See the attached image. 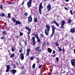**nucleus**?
<instances>
[{"label":"nucleus","mask_w":75,"mask_h":75,"mask_svg":"<svg viewBox=\"0 0 75 75\" xmlns=\"http://www.w3.org/2000/svg\"><path fill=\"white\" fill-rule=\"evenodd\" d=\"M46 28L47 29H45V33L46 35H48V34H49V32H50V25H48L47 24L46 25Z\"/></svg>","instance_id":"obj_1"},{"label":"nucleus","mask_w":75,"mask_h":75,"mask_svg":"<svg viewBox=\"0 0 75 75\" xmlns=\"http://www.w3.org/2000/svg\"><path fill=\"white\" fill-rule=\"evenodd\" d=\"M12 21L14 22V23H16L15 25H17L18 24H19V25H20V24H21V22L18 21H16L14 18H13V19H11Z\"/></svg>","instance_id":"obj_2"},{"label":"nucleus","mask_w":75,"mask_h":75,"mask_svg":"<svg viewBox=\"0 0 75 75\" xmlns=\"http://www.w3.org/2000/svg\"><path fill=\"white\" fill-rule=\"evenodd\" d=\"M42 3H40L39 5V12L40 14H42V13L41 12V10L43 9L44 7L42 5Z\"/></svg>","instance_id":"obj_3"},{"label":"nucleus","mask_w":75,"mask_h":75,"mask_svg":"<svg viewBox=\"0 0 75 75\" xmlns=\"http://www.w3.org/2000/svg\"><path fill=\"white\" fill-rule=\"evenodd\" d=\"M52 33L50 36V37H52L54 35V33H55V29H57V28H56L55 26L53 25H52Z\"/></svg>","instance_id":"obj_4"},{"label":"nucleus","mask_w":75,"mask_h":75,"mask_svg":"<svg viewBox=\"0 0 75 75\" xmlns=\"http://www.w3.org/2000/svg\"><path fill=\"white\" fill-rule=\"evenodd\" d=\"M28 0H27L28 1ZM32 3V0H29L28 2H27V5L28 8H30L31 7V4Z\"/></svg>","instance_id":"obj_5"},{"label":"nucleus","mask_w":75,"mask_h":75,"mask_svg":"<svg viewBox=\"0 0 75 75\" xmlns=\"http://www.w3.org/2000/svg\"><path fill=\"white\" fill-rule=\"evenodd\" d=\"M71 63L73 67L75 66V59H72L71 61Z\"/></svg>","instance_id":"obj_6"},{"label":"nucleus","mask_w":75,"mask_h":75,"mask_svg":"<svg viewBox=\"0 0 75 75\" xmlns=\"http://www.w3.org/2000/svg\"><path fill=\"white\" fill-rule=\"evenodd\" d=\"M32 21V17L30 15L29 17H28V23H31Z\"/></svg>","instance_id":"obj_7"},{"label":"nucleus","mask_w":75,"mask_h":75,"mask_svg":"<svg viewBox=\"0 0 75 75\" xmlns=\"http://www.w3.org/2000/svg\"><path fill=\"white\" fill-rule=\"evenodd\" d=\"M65 20H63L61 24V28L62 29L64 28V25H65Z\"/></svg>","instance_id":"obj_8"},{"label":"nucleus","mask_w":75,"mask_h":75,"mask_svg":"<svg viewBox=\"0 0 75 75\" xmlns=\"http://www.w3.org/2000/svg\"><path fill=\"white\" fill-rule=\"evenodd\" d=\"M47 11H50L51 9V6L50 4H49L47 6Z\"/></svg>","instance_id":"obj_9"},{"label":"nucleus","mask_w":75,"mask_h":75,"mask_svg":"<svg viewBox=\"0 0 75 75\" xmlns=\"http://www.w3.org/2000/svg\"><path fill=\"white\" fill-rule=\"evenodd\" d=\"M40 46H38L36 48H35V51H38V52L39 51V52H41L42 51V50L41 49H40Z\"/></svg>","instance_id":"obj_10"},{"label":"nucleus","mask_w":75,"mask_h":75,"mask_svg":"<svg viewBox=\"0 0 75 75\" xmlns=\"http://www.w3.org/2000/svg\"><path fill=\"white\" fill-rule=\"evenodd\" d=\"M70 33H75V28H71L70 29Z\"/></svg>","instance_id":"obj_11"},{"label":"nucleus","mask_w":75,"mask_h":75,"mask_svg":"<svg viewBox=\"0 0 75 75\" xmlns=\"http://www.w3.org/2000/svg\"><path fill=\"white\" fill-rule=\"evenodd\" d=\"M20 58L21 59V60H23V59H24V54L23 53H21Z\"/></svg>","instance_id":"obj_12"},{"label":"nucleus","mask_w":75,"mask_h":75,"mask_svg":"<svg viewBox=\"0 0 75 75\" xmlns=\"http://www.w3.org/2000/svg\"><path fill=\"white\" fill-rule=\"evenodd\" d=\"M10 71L11 73L12 72L13 74L14 75L16 74V73L17 72V70H16L13 69V70H11Z\"/></svg>","instance_id":"obj_13"},{"label":"nucleus","mask_w":75,"mask_h":75,"mask_svg":"<svg viewBox=\"0 0 75 75\" xmlns=\"http://www.w3.org/2000/svg\"><path fill=\"white\" fill-rule=\"evenodd\" d=\"M30 52V49L29 48L27 49V53L26 54V56H28L29 55V54Z\"/></svg>","instance_id":"obj_14"},{"label":"nucleus","mask_w":75,"mask_h":75,"mask_svg":"<svg viewBox=\"0 0 75 75\" xmlns=\"http://www.w3.org/2000/svg\"><path fill=\"white\" fill-rule=\"evenodd\" d=\"M32 39L33 40V45H34L35 44V37L33 36L32 37Z\"/></svg>","instance_id":"obj_15"},{"label":"nucleus","mask_w":75,"mask_h":75,"mask_svg":"<svg viewBox=\"0 0 75 75\" xmlns=\"http://www.w3.org/2000/svg\"><path fill=\"white\" fill-rule=\"evenodd\" d=\"M48 52L50 54H51V52H52V50L50 48H48V49L47 50Z\"/></svg>","instance_id":"obj_16"},{"label":"nucleus","mask_w":75,"mask_h":75,"mask_svg":"<svg viewBox=\"0 0 75 75\" xmlns=\"http://www.w3.org/2000/svg\"><path fill=\"white\" fill-rule=\"evenodd\" d=\"M37 42H39V43H40V42H41V41L39 37L37 36Z\"/></svg>","instance_id":"obj_17"},{"label":"nucleus","mask_w":75,"mask_h":75,"mask_svg":"<svg viewBox=\"0 0 75 75\" xmlns=\"http://www.w3.org/2000/svg\"><path fill=\"white\" fill-rule=\"evenodd\" d=\"M38 18L37 17L34 18V21L35 23H38V21L37 20Z\"/></svg>","instance_id":"obj_18"},{"label":"nucleus","mask_w":75,"mask_h":75,"mask_svg":"<svg viewBox=\"0 0 75 75\" xmlns=\"http://www.w3.org/2000/svg\"><path fill=\"white\" fill-rule=\"evenodd\" d=\"M15 50H16V49L15 48V47H14L13 46H12L11 51L12 52H14V51Z\"/></svg>","instance_id":"obj_19"},{"label":"nucleus","mask_w":75,"mask_h":75,"mask_svg":"<svg viewBox=\"0 0 75 75\" xmlns=\"http://www.w3.org/2000/svg\"><path fill=\"white\" fill-rule=\"evenodd\" d=\"M71 22H72V19H69L68 20V21L67 22V23L70 24Z\"/></svg>","instance_id":"obj_20"},{"label":"nucleus","mask_w":75,"mask_h":75,"mask_svg":"<svg viewBox=\"0 0 75 75\" xmlns=\"http://www.w3.org/2000/svg\"><path fill=\"white\" fill-rule=\"evenodd\" d=\"M54 23L56 24V25L57 26V27H59V24L57 23V21H55V20H54Z\"/></svg>","instance_id":"obj_21"},{"label":"nucleus","mask_w":75,"mask_h":75,"mask_svg":"<svg viewBox=\"0 0 75 75\" xmlns=\"http://www.w3.org/2000/svg\"><path fill=\"white\" fill-rule=\"evenodd\" d=\"M28 30V34L29 35L30 34L31 31V28H29Z\"/></svg>","instance_id":"obj_22"},{"label":"nucleus","mask_w":75,"mask_h":75,"mask_svg":"<svg viewBox=\"0 0 75 75\" xmlns=\"http://www.w3.org/2000/svg\"><path fill=\"white\" fill-rule=\"evenodd\" d=\"M36 60H37V63L38 64H39V62H40V59H39V58H36Z\"/></svg>","instance_id":"obj_23"},{"label":"nucleus","mask_w":75,"mask_h":75,"mask_svg":"<svg viewBox=\"0 0 75 75\" xmlns=\"http://www.w3.org/2000/svg\"><path fill=\"white\" fill-rule=\"evenodd\" d=\"M24 42L25 43L24 45L25 46H27V40H25V41H24Z\"/></svg>","instance_id":"obj_24"},{"label":"nucleus","mask_w":75,"mask_h":75,"mask_svg":"<svg viewBox=\"0 0 75 75\" xmlns=\"http://www.w3.org/2000/svg\"><path fill=\"white\" fill-rule=\"evenodd\" d=\"M6 69H10V65H6Z\"/></svg>","instance_id":"obj_25"},{"label":"nucleus","mask_w":75,"mask_h":75,"mask_svg":"<svg viewBox=\"0 0 75 75\" xmlns=\"http://www.w3.org/2000/svg\"><path fill=\"white\" fill-rule=\"evenodd\" d=\"M35 63L33 64V65H32V67L33 69H34L35 68Z\"/></svg>","instance_id":"obj_26"},{"label":"nucleus","mask_w":75,"mask_h":75,"mask_svg":"<svg viewBox=\"0 0 75 75\" xmlns=\"http://www.w3.org/2000/svg\"><path fill=\"white\" fill-rule=\"evenodd\" d=\"M23 52V49H22V48L21 47V48L19 50V52L20 53H21Z\"/></svg>","instance_id":"obj_27"},{"label":"nucleus","mask_w":75,"mask_h":75,"mask_svg":"<svg viewBox=\"0 0 75 75\" xmlns=\"http://www.w3.org/2000/svg\"><path fill=\"white\" fill-rule=\"evenodd\" d=\"M24 15L26 17V16H28V13L27 12H25L24 13Z\"/></svg>","instance_id":"obj_28"},{"label":"nucleus","mask_w":75,"mask_h":75,"mask_svg":"<svg viewBox=\"0 0 75 75\" xmlns=\"http://www.w3.org/2000/svg\"><path fill=\"white\" fill-rule=\"evenodd\" d=\"M14 56V53H13L10 56V58H13V57Z\"/></svg>","instance_id":"obj_29"},{"label":"nucleus","mask_w":75,"mask_h":75,"mask_svg":"<svg viewBox=\"0 0 75 75\" xmlns=\"http://www.w3.org/2000/svg\"><path fill=\"white\" fill-rule=\"evenodd\" d=\"M8 18H11V14L10 13L8 14Z\"/></svg>","instance_id":"obj_30"},{"label":"nucleus","mask_w":75,"mask_h":75,"mask_svg":"<svg viewBox=\"0 0 75 75\" xmlns=\"http://www.w3.org/2000/svg\"><path fill=\"white\" fill-rule=\"evenodd\" d=\"M35 57L33 56V57H30V59L31 60H33V59H34L35 58Z\"/></svg>","instance_id":"obj_31"},{"label":"nucleus","mask_w":75,"mask_h":75,"mask_svg":"<svg viewBox=\"0 0 75 75\" xmlns=\"http://www.w3.org/2000/svg\"><path fill=\"white\" fill-rule=\"evenodd\" d=\"M57 48H59V51H60V52H61V51H62V49H61V48L59 47H58Z\"/></svg>","instance_id":"obj_32"},{"label":"nucleus","mask_w":75,"mask_h":75,"mask_svg":"<svg viewBox=\"0 0 75 75\" xmlns=\"http://www.w3.org/2000/svg\"><path fill=\"white\" fill-rule=\"evenodd\" d=\"M45 45V42H44L43 43V44L42 45V47L43 48Z\"/></svg>","instance_id":"obj_33"},{"label":"nucleus","mask_w":75,"mask_h":75,"mask_svg":"<svg viewBox=\"0 0 75 75\" xmlns=\"http://www.w3.org/2000/svg\"><path fill=\"white\" fill-rule=\"evenodd\" d=\"M56 60H57V63H58V61H59V59H58V57H56Z\"/></svg>","instance_id":"obj_34"},{"label":"nucleus","mask_w":75,"mask_h":75,"mask_svg":"<svg viewBox=\"0 0 75 75\" xmlns=\"http://www.w3.org/2000/svg\"><path fill=\"white\" fill-rule=\"evenodd\" d=\"M55 44L56 45L57 47H58V46H59V45H58V42L55 43Z\"/></svg>","instance_id":"obj_35"},{"label":"nucleus","mask_w":75,"mask_h":75,"mask_svg":"<svg viewBox=\"0 0 75 75\" xmlns=\"http://www.w3.org/2000/svg\"><path fill=\"white\" fill-rule=\"evenodd\" d=\"M3 32L4 35H6V31H3Z\"/></svg>","instance_id":"obj_36"},{"label":"nucleus","mask_w":75,"mask_h":75,"mask_svg":"<svg viewBox=\"0 0 75 75\" xmlns=\"http://www.w3.org/2000/svg\"><path fill=\"white\" fill-rule=\"evenodd\" d=\"M70 13L71 14V15H73V13H72V10H70Z\"/></svg>","instance_id":"obj_37"},{"label":"nucleus","mask_w":75,"mask_h":75,"mask_svg":"<svg viewBox=\"0 0 75 75\" xmlns=\"http://www.w3.org/2000/svg\"><path fill=\"white\" fill-rule=\"evenodd\" d=\"M20 35H21V36H22V35H23V33L21 32H20Z\"/></svg>","instance_id":"obj_38"},{"label":"nucleus","mask_w":75,"mask_h":75,"mask_svg":"<svg viewBox=\"0 0 75 75\" xmlns=\"http://www.w3.org/2000/svg\"><path fill=\"white\" fill-rule=\"evenodd\" d=\"M9 70H10V69H6L5 71V72H9Z\"/></svg>","instance_id":"obj_39"},{"label":"nucleus","mask_w":75,"mask_h":75,"mask_svg":"<svg viewBox=\"0 0 75 75\" xmlns=\"http://www.w3.org/2000/svg\"><path fill=\"white\" fill-rule=\"evenodd\" d=\"M1 16V17H4V16H5V15L4 14V13H2Z\"/></svg>","instance_id":"obj_40"},{"label":"nucleus","mask_w":75,"mask_h":75,"mask_svg":"<svg viewBox=\"0 0 75 75\" xmlns=\"http://www.w3.org/2000/svg\"><path fill=\"white\" fill-rule=\"evenodd\" d=\"M25 3V1L24 0H23V2H22V3L21 4L20 6H21V5H22V4H23H23H24Z\"/></svg>","instance_id":"obj_41"},{"label":"nucleus","mask_w":75,"mask_h":75,"mask_svg":"<svg viewBox=\"0 0 75 75\" xmlns=\"http://www.w3.org/2000/svg\"><path fill=\"white\" fill-rule=\"evenodd\" d=\"M0 9H3V5H0Z\"/></svg>","instance_id":"obj_42"},{"label":"nucleus","mask_w":75,"mask_h":75,"mask_svg":"<svg viewBox=\"0 0 75 75\" xmlns=\"http://www.w3.org/2000/svg\"><path fill=\"white\" fill-rule=\"evenodd\" d=\"M25 68H24V67L22 66L21 68V69H22V70H23V69H24Z\"/></svg>","instance_id":"obj_43"},{"label":"nucleus","mask_w":75,"mask_h":75,"mask_svg":"<svg viewBox=\"0 0 75 75\" xmlns=\"http://www.w3.org/2000/svg\"><path fill=\"white\" fill-rule=\"evenodd\" d=\"M1 40H4V36L1 37Z\"/></svg>","instance_id":"obj_44"},{"label":"nucleus","mask_w":75,"mask_h":75,"mask_svg":"<svg viewBox=\"0 0 75 75\" xmlns=\"http://www.w3.org/2000/svg\"><path fill=\"white\" fill-rule=\"evenodd\" d=\"M35 37H36V38H37V37H38V33L35 34Z\"/></svg>","instance_id":"obj_45"},{"label":"nucleus","mask_w":75,"mask_h":75,"mask_svg":"<svg viewBox=\"0 0 75 75\" xmlns=\"http://www.w3.org/2000/svg\"><path fill=\"white\" fill-rule=\"evenodd\" d=\"M15 38H17V39L18 40V35L15 36Z\"/></svg>","instance_id":"obj_46"},{"label":"nucleus","mask_w":75,"mask_h":75,"mask_svg":"<svg viewBox=\"0 0 75 75\" xmlns=\"http://www.w3.org/2000/svg\"><path fill=\"white\" fill-rule=\"evenodd\" d=\"M47 45H49V42H47L46 43Z\"/></svg>","instance_id":"obj_47"},{"label":"nucleus","mask_w":75,"mask_h":75,"mask_svg":"<svg viewBox=\"0 0 75 75\" xmlns=\"http://www.w3.org/2000/svg\"><path fill=\"white\" fill-rule=\"evenodd\" d=\"M42 65H40L39 66V68H41L42 67Z\"/></svg>","instance_id":"obj_48"},{"label":"nucleus","mask_w":75,"mask_h":75,"mask_svg":"<svg viewBox=\"0 0 75 75\" xmlns=\"http://www.w3.org/2000/svg\"><path fill=\"white\" fill-rule=\"evenodd\" d=\"M25 28L27 30H28L29 29V27H26Z\"/></svg>","instance_id":"obj_49"},{"label":"nucleus","mask_w":75,"mask_h":75,"mask_svg":"<svg viewBox=\"0 0 75 75\" xmlns=\"http://www.w3.org/2000/svg\"><path fill=\"white\" fill-rule=\"evenodd\" d=\"M40 35H41L42 38H44V35H43V34L41 33Z\"/></svg>","instance_id":"obj_50"},{"label":"nucleus","mask_w":75,"mask_h":75,"mask_svg":"<svg viewBox=\"0 0 75 75\" xmlns=\"http://www.w3.org/2000/svg\"><path fill=\"white\" fill-rule=\"evenodd\" d=\"M16 64L17 65V66H19V63H18V62H16Z\"/></svg>","instance_id":"obj_51"},{"label":"nucleus","mask_w":75,"mask_h":75,"mask_svg":"<svg viewBox=\"0 0 75 75\" xmlns=\"http://www.w3.org/2000/svg\"><path fill=\"white\" fill-rule=\"evenodd\" d=\"M53 54H55V51H53Z\"/></svg>","instance_id":"obj_52"},{"label":"nucleus","mask_w":75,"mask_h":75,"mask_svg":"<svg viewBox=\"0 0 75 75\" xmlns=\"http://www.w3.org/2000/svg\"><path fill=\"white\" fill-rule=\"evenodd\" d=\"M74 37H73V36H71V40H73V39H74Z\"/></svg>","instance_id":"obj_53"},{"label":"nucleus","mask_w":75,"mask_h":75,"mask_svg":"<svg viewBox=\"0 0 75 75\" xmlns=\"http://www.w3.org/2000/svg\"><path fill=\"white\" fill-rule=\"evenodd\" d=\"M13 67L14 68H16V64L13 65Z\"/></svg>","instance_id":"obj_54"},{"label":"nucleus","mask_w":75,"mask_h":75,"mask_svg":"<svg viewBox=\"0 0 75 75\" xmlns=\"http://www.w3.org/2000/svg\"><path fill=\"white\" fill-rule=\"evenodd\" d=\"M54 23H55V21H52V24H54Z\"/></svg>","instance_id":"obj_55"},{"label":"nucleus","mask_w":75,"mask_h":75,"mask_svg":"<svg viewBox=\"0 0 75 75\" xmlns=\"http://www.w3.org/2000/svg\"><path fill=\"white\" fill-rule=\"evenodd\" d=\"M8 4H12V3L11 2H10L8 3Z\"/></svg>","instance_id":"obj_56"},{"label":"nucleus","mask_w":75,"mask_h":75,"mask_svg":"<svg viewBox=\"0 0 75 75\" xmlns=\"http://www.w3.org/2000/svg\"><path fill=\"white\" fill-rule=\"evenodd\" d=\"M64 8H65V10H68V8L67 7H64Z\"/></svg>","instance_id":"obj_57"},{"label":"nucleus","mask_w":75,"mask_h":75,"mask_svg":"<svg viewBox=\"0 0 75 75\" xmlns=\"http://www.w3.org/2000/svg\"><path fill=\"white\" fill-rule=\"evenodd\" d=\"M65 1H66L67 2H68V1H69V0H65Z\"/></svg>","instance_id":"obj_58"},{"label":"nucleus","mask_w":75,"mask_h":75,"mask_svg":"<svg viewBox=\"0 0 75 75\" xmlns=\"http://www.w3.org/2000/svg\"><path fill=\"white\" fill-rule=\"evenodd\" d=\"M62 51L63 52H64V51H65V50L64 49H62Z\"/></svg>","instance_id":"obj_59"},{"label":"nucleus","mask_w":75,"mask_h":75,"mask_svg":"<svg viewBox=\"0 0 75 75\" xmlns=\"http://www.w3.org/2000/svg\"><path fill=\"white\" fill-rule=\"evenodd\" d=\"M28 40H30V37H28Z\"/></svg>","instance_id":"obj_60"},{"label":"nucleus","mask_w":75,"mask_h":75,"mask_svg":"<svg viewBox=\"0 0 75 75\" xmlns=\"http://www.w3.org/2000/svg\"><path fill=\"white\" fill-rule=\"evenodd\" d=\"M55 54H54L53 56V57H55Z\"/></svg>","instance_id":"obj_61"},{"label":"nucleus","mask_w":75,"mask_h":75,"mask_svg":"<svg viewBox=\"0 0 75 75\" xmlns=\"http://www.w3.org/2000/svg\"><path fill=\"white\" fill-rule=\"evenodd\" d=\"M74 54H75V49L74 50Z\"/></svg>","instance_id":"obj_62"},{"label":"nucleus","mask_w":75,"mask_h":75,"mask_svg":"<svg viewBox=\"0 0 75 75\" xmlns=\"http://www.w3.org/2000/svg\"><path fill=\"white\" fill-rule=\"evenodd\" d=\"M32 35H35V34H33H33H32Z\"/></svg>","instance_id":"obj_63"},{"label":"nucleus","mask_w":75,"mask_h":75,"mask_svg":"<svg viewBox=\"0 0 75 75\" xmlns=\"http://www.w3.org/2000/svg\"><path fill=\"white\" fill-rule=\"evenodd\" d=\"M65 71H64V72H62V73H63V74H64V73H65Z\"/></svg>","instance_id":"obj_64"}]
</instances>
